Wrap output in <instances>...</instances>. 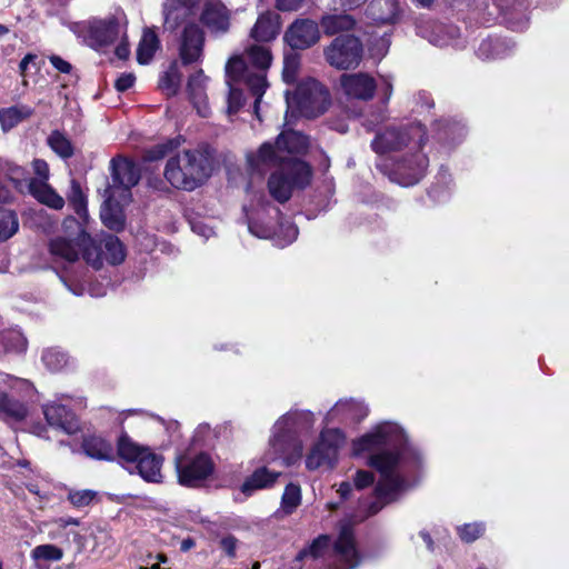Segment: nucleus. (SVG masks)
Masks as SVG:
<instances>
[{"label":"nucleus","mask_w":569,"mask_h":569,"mask_svg":"<svg viewBox=\"0 0 569 569\" xmlns=\"http://www.w3.org/2000/svg\"><path fill=\"white\" fill-rule=\"evenodd\" d=\"M194 546V542L192 539H186L181 542V550L187 551L191 549Z\"/></svg>","instance_id":"774afa93"},{"label":"nucleus","mask_w":569,"mask_h":569,"mask_svg":"<svg viewBox=\"0 0 569 569\" xmlns=\"http://www.w3.org/2000/svg\"><path fill=\"white\" fill-rule=\"evenodd\" d=\"M77 227L74 240L58 237L50 242V252L56 258L67 262H74L79 259L80 250L83 259L94 269H100L103 261L110 264H119L124 261L126 250L122 242L112 234H103L99 242H96L74 218H67L64 227Z\"/></svg>","instance_id":"39448f33"},{"label":"nucleus","mask_w":569,"mask_h":569,"mask_svg":"<svg viewBox=\"0 0 569 569\" xmlns=\"http://www.w3.org/2000/svg\"><path fill=\"white\" fill-rule=\"evenodd\" d=\"M104 202L101 206L100 217L103 224L113 231H120L124 228V214L122 207L127 203L121 201L118 194L104 191Z\"/></svg>","instance_id":"5701e85b"},{"label":"nucleus","mask_w":569,"mask_h":569,"mask_svg":"<svg viewBox=\"0 0 569 569\" xmlns=\"http://www.w3.org/2000/svg\"><path fill=\"white\" fill-rule=\"evenodd\" d=\"M368 416V408L361 401L339 400L327 413L326 422H360Z\"/></svg>","instance_id":"4be33fe9"},{"label":"nucleus","mask_w":569,"mask_h":569,"mask_svg":"<svg viewBox=\"0 0 569 569\" xmlns=\"http://www.w3.org/2000/svg\"><path fill=\"white\" fill-rule=\"evenodd\" d=\"M84 453L97 460H112L114 457L112 445L99 436H88L82 441Z\"/></svg>","instance_id":"c756f323"},{"label":"nucleus","mask_w":569,"mask_h":569,"mask_svg":"<svg viewBox=\"0 0 569 569\" xmlns=\"http://www.w3.org/2000/svg\"><path fill=\"white\" fill-rule=\"evenodd\" d=\"M32 167H33L34 173L39 177V179H36V180L47 182V180L49 178L48 163L44 160L36 159L32 162Z\"/></svg>","instance_id":"864d4df0"},{"label":"nucleus","mask_w":569,"mask_h":569,"mask_svg":"<svg viewBox=\"0 0 569 569\" xmlns=\"http://www.w3.org/2000/svg\"><path fill=\"white\" fill-rule=\"evenodd\" d=\"M176 470L180 485L198 487L212 475L214 465L210 456L203 452L183 455L176 458Z\"/></svg>","instance_id":"2eb2a0df"},{"label":"nucleus","mask_w":569,"mask_h":569,"mask_svg":"<svg viewBox=\"0 0 569 569\" xmlns=\"http://www.w3.org/2000/svg\"><path fill=\"white\" fill-rule=\"evenodd\" d=\"M399 12L398 0H375L369 6V14L376 23H392Z\"/></svg>","instance_id":"c85d7f7f"},{"label":"nucleus","mask_w":569,"mask_h":569,"mask_svg":"<svg viewBox=\"0 0 569 569\" xmlns=\"http://www.w3.org/2000/svg\"><path fill=\"white\" fill-rule=\"evenodd\" d=\"M80 525V521L73 517H60L52 520L49 526L51 529L48 532L50 539L56 540L61 537H68V532L66 530L69 527H77Z\"/></svg>","instance_id":"37998d69"},{"label":"nucleus","mask_w":569,"mask_h":569,"mask_svg":"<svg viewBox=\"0 0 569 569\" xmlns=\"http://www.w3.org/2000/svg\"><path fill=\"white\" fill-rule=\"evenodd\" d=\"M320 39L318 23L310 19L296 20L286 31L284 40L292 49H307Z\"/></svg>","instance_id":"6ab92c4d"},{"label":"nucleus","mask_w":569,"mask_h":569,"mask_svg":"<svg viewBox=\"0 0 569 569\" xmlns=\"http://www.w3.org/2000/svg\"><path fill=\"white\" fill-rule=\"evenodd\" d=\"M305 0H277V8L281 11H296Z\"/></svg>","instance_id":"4d7b16f0"},{"label":"nucleus","mask_w":569,"mask_h":569,"mask_svg":"<svg viewBox=\"0 0 569 569\" xmlns=\"http://www.w3.org/2000/svg\"><path fill=\"white\" fill-rule=\"evenodd\" d=\"M280 24L278 16L271 12H266L259 16L254 26L250 31V37L258 42H268L278 36Z\"/></svg>","instance_id":"393cba45"},{"label":"nucleus","mask_w":569,"mask_h":569,"mask_svg":"<svg viewBox=\"0 0 569 569\" xmlns=\"http://www.w3.org/2000/svg\"><path fill=\"white\" fill-rule=\"evenodd\" d=\"M351 489H352V488H351V485H350L349 482H346V481H345V482H341V483L339 485L338 493L340 495V497H341L342 499H346V498H348V496L350 495Z\"/></svg>","instance_id":"0e129e2a"},{"label":"nucleus","mask_w":569,"mask_h":569,"mask_svg":"<svg viewBox=\"0 0 569 569\" xmlns=\"http://www.w3.org/2000/svg\"><path fill=\"white\" fill-rule=\"evenodd\" d=\"M465 127L459 122H446L438 132V139L449 143L459 141L465 137Z\"/></svg>","instance_id":"a18cd8bd"},{"label":"nucleus","mask_w":569,"mask_h":569,"mask_svg":"<svg viewBox=\"0 0 569 569\" xmlns=\"http://www.w3.org/2000/svg\"><path fill=\"white\" fill-rule=\"evenodd\" d=\"M420 536L423 539V541L426 542L428 549L431 550L432 549V540H431L430 535L428 532H426V531H421Z\"/></svg>","instance_id":"338daca9"},{"label":"nucleus","mask_w":569,"mask_h":569,"mask_svg":"<svg viewBox=\"0 0 569 569\" xmlns=\"http://www.w3.org/2000/svg\"><path fill=\"white\" fill-rule=\"evenodd\" d=\"M360 562L355 535L350 525H342L330 555L331 569H355Z\"/></svg>","instance_id":"f3484780"},{"label":"nucleus","mask_w":569,"mask_h":569,"mask_svg":"<svg viewBox=\"0 0 569 569\" xmlns=\"http://www.w3.org/2000/svg\"><path fill=\"white\" fill-rule=\"evenodd\" d=\"M63 557L62 549L54 545H40L32 549L31 558L36 561H59Z\"/></svg>","instance_id":"c03bdc74"},{"label":"nucleus","mask_w":569,"mask_h":569,"mask_svg":"<svg viewBox=\"0 0 569 569\" xmlns=\"http://www.w3.org/2000/svg\"><path fill=\"white\" fill-rule=\"evenodd\" d=\"M383 96H385V102H388L391 94H392V83L390 79L382 78V88H381Z\"/></svg>","instance_id":"680f3d73"},{"label":"nucleus","mask_w":569,"mask_h":569,"mask_svg":"<svg viewBox=\"0 0 569 569\" xmlns=\"http://www.w3.org/2000/svg\"><path fill=\"white\" fill-rule=\"evenodd\" d=\"M299 66L300 60L298 54L289 53L284 56L282 78L287 83L293 82L296 80Z\"/></svg>","instance_id":"09e8293b"},{"label":"nucleus","mask_w":569,"mask_h":569,"mask_svg":"<svg viewBox=\"0 0 569 569\" xmlns=\"http://www.w3.org/2000/svg\"><path fill=\"white\" fill-rule=\"evenodd\" d=\"M29 190L39 202L52 209L59 210L64 206V199L44 181L31 180Z\"/></svg>","instance_id":"cd10ccee"},{"label":"nucleus","mask_w":569,"mask_h":569,"mask_svg":"<svg viewBox=\"0 0 569 569\" xmlns=\"http://www.w3.org/2000/svg\"><path fill=\"white\" fill-rule=\"evenodd\" d=\"M41 359L46 368L50 371H60L69 363L68 356L56 348L44 350Z\"/></svg>","instance_id":"ea45409f"},{"label":"nucleus","mask_w":569,"mask_h":569,"mask_svg":"<svg viewBox=\"0 0 569 569\" xmlns=\"http://www.w3.org/2000/svg\"><path fill=\"white\" fill-rule=\"evenodd\" d=\"M507 52V47L499 39H487L483 40L477 51L479 58L486 59H496L502 58Z\"/></svg>","instance_id":"4c0bfd02"},{"label":"nucleus","mask_w":569,"mask_h":569,"mask_svg":"<svg viewBox=\"0 0 569 569\" xmlns=\"http://www.w3.org/2000/svg\"><path fill=\"white\" fill-rule=\"evenodd\" d=\"M346 437L336 428H326L321 431L318 442L307 456L306 466L309 470L320 467L332 468L338 459V452L343 446Z\"/></svg>","instance_id":"ddd939ff"},{"label":"nucleus","mask_w":569,"mask_h":569,"mask_svg":"<svg viewBox=\"0 0 569 569\" xmlns=\"http://www.w3.org/2000/svg\"><path fill=\"white\" fill-rule=\"evenodd\" d=\"M315 422L310 411H290L280 417L272 427L269 446L262 456L263 463L281 460L284 466L296 463L302 455L303 433L310 431Z\"/></svg>","instance_id":"423d86ee"},{"label":"nucleus","mask_w":569,"mask_h":569,"mask_svg":"<svg viewBox=\"0 0 569 569\" xmlns=\"http://www.w3.org/2000/svg\"><path fill=\"white\" fill-rule=\"evenodd\" d=\"M8 174L10 180L19 182L24 176V170L21 167L16 166L9 170Z\"/></svg>","instance_id":"052dcab7"},{"label":"nucleus","mask_w":569,"mask_h":569,"mask_svg":"<svg viewBox=\"0 0 569 569\" xmlns=\"http://www.w3.org/2000/svg\"><path fill=\"white\" fill-rule=\"evenodd\" d=\"M68 201L72 206L74 212L83 220L88 218L87 200L82 192L81 186L77 180H71Z\"/></svg>","instance_id":"e433bc0d"},{"label":"nucleus","mask_w":569,"mask_h":569,"mask_svg":"<svg viewBox=\"0 0 569 569\" xmlns=\"http://www.w3.org/2000/svg\"><path fill=\"white\" fill-rule=\"evenodd\" d=\"M117 450L121 459L134 463V468L143 480L154 483L162 481V456L154 453L148 447L138 445L127 435L119 438Z\"/></svg>","instance_id":"9b49d317"},{"label":"nucleus","mask_w":569,"mask_h":569,"mask_svg":"<svg viewBox=\"0 0 569 569\" xmlns=\"http://www.w3.org/2000/svg\"><path fill=\"white\" fill-rule=\"evenodd\" d=\"M286 99L288 106H296L302 116L315 118L327 110L330 94L319 81L308 79L297 87L292 97L287 92Z\"/></svg>","instance_id":"f8f14e48"},{"label":"nucleus","mask_w":569,"mask_h":569,"mask_svg":"<svg viewBox=\"0 0 569 569\" xmlns=\"http://www.w3.org/2000/svg\"><path fill=\"white\" fill-rule=\"evenodd\" d=\"M69 536H72L73 541L79 546L83 545V538L78 531L71 529L68 531V537Z\"/></svg>","instance_id":"69168bd1"},{"label":"nucleus","mask_w":569,"mask_h":569,"mask_svg":"<svg viewBox=\"0 0 569 569\" xmlns=\"http://www.w3.org/2000/svg\"><path fill=\"white\" fill-rule=\"evenodd\" d=\"M167 21L177 26L181 17L201 21L212 32H226L229 29V13L219 0H167Z\"/></svg>","instance_id":"0eeeda50"},{"label":"nucleus","mask_w":569,"mask_h":569,"mask_svg":"<svg viewBox=\"0 0 569 569\" xmlns=\"http://www.w3.org/2000/svg\"><path fill=\"white\" fill-rule=\"evenodd\" d=\"M47 142L49 147L56 152L59 157L63 159L71 158L73 156V146L68 137L59 130L52 131Z\"/></svg>","instance_id":"c9c22d12"},{"label":"nucleus","mask_w":569,"mask_h":569,"mask_svg":"<svg viewBox=\"0 0 569 569\" xmlns=\"http://www.w3.org/2000/svg\"><path fill=\"white\" fill-rule=\"evenodd\" d=\"M485 532L483 523H467L458 528L460 538L466 542H472Z\"/></svg>","instance_id":"8fccbe9b"},{"label":"nucleus","mask_w":569,"mask_h":569,"mask_svg":"<svg viewBox=\"0 0 569 569\" xmlns=\"http://www.w3.org/2000/svg\"><path fill=\"white\" fill-rule=\"evenodd\" d=\"M330 539L328 536H319L317 539L312 541V543L302 549L298 555L296 560L302 561L307 558H311L313 560L322 557L329 548Z\"/></svg>","instance_id":"a19ab883"},{"label":"nucleus","mask_w":569,"mask_h":569,"mask_svg":"<svg viewBox=\"0 0 569 569\" xmlns=\"http://www.w3.org/2000/svg\"><path fill=\"white\" fill-rule=\"evenodd\" d=\"M301 503V490L298 485L289 483L282 493L280 509L277 513L291 515Z\"/></svg>","instance_id":"72a5a7b5"},{"label":"nucleus","mask_w":569,"mask_h":569,"mask_svg":"<svg viewBox=\"0 0 569 569\" xmlns=\"http://www.w3.org/2000/svg\"><path fill=\"white\" fill-rule=\"evenodd\" d=\"M19 230V219L13 210L0 207V242L12 238Z\"/></svg>","instance_id":"473e14b6"},{"label":"nucleus","mask_w":569,"mask_h":569,"mask_svg":"<svg viewBox=\"0 0 569 569\" xmlns=\"http://www.w3.org/2000/svg\"><path fill=\"white\" fill-rule=\"evenodd\" d=\"M163 28L170 32H178V52L182 64L198 63L202 60L206 36L203 29L190 17H181L177 26L170 27L167 21V0L162 4Z\"/></svg>","instance_id":"9d476101"},{"label":"nucleus","mask_w":569,"mask_h":569,"mask_svg":"<svg viewBox=\"0 0 569 569\" xmlns=\"http://www.w3.org/2000/svg\"><path fill=\"white\" fill-rule=\"evenodd\" d=\"M191 229L194 233L203 237L204 239H209L214 234L213 228L207 226L206 223L201 221H193L191 222Z\"/></svg>","instance_id":"6e6d98bb"},{"label":"nucleus","mask_w":569,"mask_h":569,"mask_svg":"<svg viewBox=\"0 0 569 569\" xmlns=\"http://www.w3.org/2000/svg\"><path fill=\"white\" fill-rule=\"evenodd\" d=\"M208 78L202 70L190 76L187 84L189 99L200 117L207 118L210 114V107L206 93Z\"/></svg>","instance_id":"b1692460"},{"label":"nucleus","mask_w":569,"mask_h":569,"mask_svg":"<svg viewBox=\"0 0 569 569\" xmlns=\"http://www.w3.org/2000/svg\"><path fill=\"white\" fill-rule=\"evenodd\" d=\"M279 476L280 472L278 471H271L264 466L260 467L244 480L240 488L241 492L249 497L257 490L270 488L276 483Z\"/></svg>","instance_id":"a878e982"},{"label":"nucleus","mask_w":569,"mask_h":569,"mask_svg":"<svg viewBox=\"0 0 569 569\" xmlns=\"http://www.w3.org/2000/svg\"><path fill=\"white\" fill-rule=\"evenodd\" d=\"M425 136V128L416 123L400 129L388 128L377 134L371 143L373 151L379 154L406 149L400 159L396 161L392 170V179L401 186H412L425 174L428 158L420 152Z\"/></svg>","instance_id":"7ed1b4c3"},{"label":"nucleus","mask_w":569,"mask_h":569,"mask_svg":"<svg viewBox=\"0 0 569 569\" xmlns=\"http://www.w3.org/2000/svg\"><path fill=\"white\" fill-rule=\"evenodd\" d=\"M355 20L349 14H331L321 19V26L326 33L335 34L343 30H350Z\"/></svg>","instance_id":"f704fd0d"},{"label":"nucleus","mask_w":569,"mask_h":569,"mask_svg":"<svg viewBox=\"0 0 569 569\" xmlns=\"http://www.w3.org/2000/svg\"><path fill=\"white\" fill-rule=\"evenodd\" d=\"M248 228L249 231L258 238H272L274 243L279 247H286L292 243L298 237V228L287 221L286 223H279L276 226H263L253 221L247 212Z\"/></svg>","instance_id":"aec40b11"},{"label":"nucleus","mask_w":569,"mask_h":569,"mask_svg":"<svg viewBox=\"0 0 569 569\" xmlns=\"http://www.w3.org/2000/svg\"><path fill=\"white\" fill-rule=\"evenodd\" d=\"M97 491L90 489H70L67 499L76 508H83L91 505L97 498Z\"/></svg>","instance_id":"49530a36"},{"label":"nucleus","mask_w":569,"mask_h":569,"mask_svg":"<svg viewBox=\"0 0 569 569\" xmlns=\"http://www.w3.org/2000/svg\"><path fill=\"white\" fill-rule=\"evenodd\" d=\"M50 62L58 71L62 73H69L72 69L71 64L59 56H51Z\"/></svg>","instance_id":"13d9d810"},{"label":"nucleus","mask_w":569,"mask_h":569,"mask_svg":"<svg viewBox=\"0 0 569 569\" xmlns=\"http://www.w3.org/2000/svg\"><path fill=\"white\" fill-rule=\"evenodd\" d=\"M127 36L122 39H119L120 43L116 48V54L119 59H127L130 54L129 46L126 41Z\"/></svg>","instance_id":"bf43d9fd"},{"label":"nucleus","mask_w":569,"mask_h":569,"mask_svg":"<svg viewBox=\"0 0 569 569\" xmlns=\"http://www.w3.org/2000/svg\"><path fill=\"white\" fill-rule=\"evenodd\" d=\"M4 350L22 352L27 349V339L20 331L12 330L4 336Z\"/></svg>","instance_id":"de8ad7c7"},{"label":"nucleus","mask_w":569,"mask_h":569,"mask_svg":"<svg viewBox=\"0 0 569 569\" xmlns=\"http://www.w3.org/2000/svg\"><path fill=\"white\" fill-rule=\"evenodd\" d=\"M134 81H136V77L133 73H131V72L122 73L116 80L114 86L118 91L123 92V91L130 89L134 84Z\"/></svg>","instance_id":"603ef678"},{"label":"nucleus","mask_w":569,"mask_h":569,"mask_svg":"<svg viewBox=\"0 0 569 569\" xmlns=\"http://www.w3.org/2000/svg\"><path fill=\"white\" fill-rule=\"evenodd\" d=\"M367 0H340L341 7L345 9H355L363 4Z\"/></svg>","instance_id":"e2e57ef3"},{"label":"nucleus","mask_w":569,"mask_h":569,"mask_svg":"<svg viewBox=\"0 0 569 569\" xmlns=\"http://www.w3.org/2000/svg\"><path fill=\"white\" fill-rule=\"evenodd\" d=\"M59 401L61 402H52L43 407L44 417L50 426L61 429L68 435H73L79 430V423L72 410L68 409L67 406L73 402V408H82L84 407V400L82 398L73 400L63 396Z\"/></svg>","instance_id":"a211bd4d"},{"label":"nucleus","mask_w":569,"mask_h":569,"mask_svg":"<svg viewBox=\"0 0 569 569\" xmlns=\"http://www.w3.org/2000/svg\"><path fill=\"white\" fill-rule=\"evenodd\" d=\"M325 56L330 66L337 69H350L359 64L362 46L356 37H337L325 50Z\"/></svg>","instance_id":"dca6fc26"},{"label":"nucleus","mask_w":569,"mask_h":569,"mask_svg":"<svg viewBox=\"0 0 569 569\" xmlns=\"http://www.w3.org/2000/svg\"><path fill=\"white\" fill-rule=\"evenodd\" d=\"M210 176V162L200 150H186L171 157L164 168V178L177 189L194 190Z\"/></svg>","instance_id":"6e6552de"},{"label":"nucleus","mask_w":569,"mask_h":569,"mask_svg":"<svg viewBox=\"0 0 569 569\" xmlns=\"http://www.w3.org/2000/svg\"><path fill=\"white\" fill-rule=\"evenodd\" d=\"M111 182L106 188V192L118 194L121 201L129 203L131 201V188L138 184L140 180V170L138 166L123 157H116L110 161Z\"/></svg>","instance_id":"4468645a"},{"label":"nucleus","mask_w":569,"mask_h":569,"mask_svg":"<svg viewBox=\"0 0 569 569\" xmlns=\"http://www.w3.org/2000/svg\"><path fill=\"white\" fill-rule=\"evenodd\" d=\"M355 457L367 456V465L380 473L375 489V501L368 506V516L397 500L411 483L407 477L422 466L421 452L409 443L403 429L395 422H381L351 445Z\"/></svg>","instance_id":"f257e3e1"},{"label":"nucleus","mask_w":569,"mask_h":569,"mask_svg":"<svg viewBox=\"0 0 569 569\" xmlns=\"http://www.w3.org/2000/svg\"><path fill=\"white\" fill-rule=\"evenodd\" d=\"M272 61L271 52L263 46H250L244 57L233 56L226 64V81L229 87L228 113L233 114L239 111L243 104V94L241 90L234 87V83L242 81L254 99V113L259 118V103L264 94L269 83L267 81V70Z\"/></svg>","instance_id":"20e7f679"},{"label":"nucleus","mask_w":569,"mask_h":569,"mask_svg":"<svg viewBox=\"0 0 569 569\" xmlns=\"http://www.w3.org/2000/svg\"><path fill=\"white\" fill-rule=\"evenodd\" d=\"M127 17L118 10L103 18H91L73 26V32L91 48L99 50L126 37Z\"/></svg>","instance_id":"1a4fd4ad"},{"label":"nucleus","mask_w":569,"mask_h":569,"mask_svg":"<svg viewBox=\"0 0 569 569\" xmlns=\"http://www.w3.org/2000/svg\"><path fill=\"white\" fill-rule=\"evenodd\" d=\"M340 87L348 98L367 101L373 97L377 82L367 73H345L340 77Z\"/></svg>","instance_id":"412c9836"},{"label":"nucleus","mask_w":569,"mask_h":569,"mask_svg":"<svg viewBox=\"0 0 569 569\" xmlns=\"http://www.w3.org/2000/svg\"><path fill=\"white\" fill-rule=\"evenodd\" d=\"M373 480H375V477H373L372 472L367 471V470H358L353 478L355 487L357 489L367 488L368 486H370L373 482Z\"/></svg>","instance_id":"3c124183"},{"label":"nucleus","mask_w":569,"mask_h":569,"mask_svg":"<svg viewBox=\"0 0 569 569\" xmlns=\"http://www.w3.org/2000/svg\"><path fill=\"white\" fill-rule=\"evenodd\" d=\"M159 48V40L152 30H144L137 49V60L140 64L149 63Z\"/></svg>","instance_id":"7c9ffc66"},{"label":"nucleus","mask_w":569,"mask_h":569,"mask_svg":"<svg viewBox=\"0 0 569 569\" xmlns=\"http://www.w3.org/2000/svg\"><path fill=\"white\" fill-rule=\"evenodd\" d=\"M32 114V109L27 106H16L0 110V123L3 131H9L22 120Z\"/></svg>","instance_id":"2f4dec72"},{"label":"nucleus","mask_w":569,"mask_h":569,"mask_svg":"<svg viewBox=\"0 0 569 569\" xmlns=\"http://www.w3.org/2000/svg\"><path fill=\"white\" fill-rule=\"evenodd\" d=\"M309 147V140L298 131L284 130L274 143L264 142L256 153L247 156L252 173L262 176L267 170L276 168L268 180L270 194L279 202L290 199L295 189L306 188L312 178L310 166L300 160Z\"/></svg>","instance_id":"f03ea898"},{"label":"nucleus","mask_w":569,"mask_h":569,"mask_svg":"<svg viewBox=\"0 0 569 569\" xmlns=\"http://www.w3.org/2000/svg\"><path fill=\"white\" fill-rule=\"evenodd\" d=\"M27 416V406L0 389V419L7 422H18L26 419Z\"/></svg>","instance_id":"bb28decb"},{"label":"nucleus","mask_w":569,"mask_h":569,"mask_svg":"<svg viewBox=\"0 0 569 569\" xmlns=\"http://www.w3.org/2000/svg\"><path fill=\"white\" fill-rule=\"evenodd\" d=\"M181 83V74L176 63L160 78L159 86L167 96H174Z\"/></svg>","instance_id":"79ce46f5"},{"label":"nucleus","mask_w":569,"mask_h":569,"mask_svg":"<svg viewBox=\"0 0 569 569\" xmlns=\"http://www.w3.org/2000/svg\"><path fill=\"white\" fill-rule=\"evenodd\" d=\"M182 142L181 137L168 139L164 142H160L146 151L144 159L148 161H156L164 158L173 150H176Z\"/></svg>","instance_id":"58836bf2"},{"label":"nucleus","mask_w":569,"mask_h":569,"mask_svg":"<svg viewBox=\"0 0 569 569\" xmlns=\"http://www.w3.org/2000/svg\"><path fill=\"white\" fill-rule=\"evenodd\" d=\"M220 546L227 556L233 558L238 546V540L233 536L229 535L220 540Z\"/></svg>","instance_id":"5fc2aeb1"}]
</instances>
